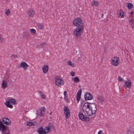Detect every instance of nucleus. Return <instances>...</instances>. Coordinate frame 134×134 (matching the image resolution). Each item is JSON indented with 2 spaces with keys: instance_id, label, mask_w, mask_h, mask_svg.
Instances as JSON below:
<instances>
[{
  "instance_id": "f257e3e1",
  "label": "nucleus",
  "mask_w": 134,
  "mask_h": 134,
  "mask_svg": "<svg viewBox=\"0 0 134 134\" xmlns=\"http://www.w3.org/2000/svg\"><path fill=\"white\" fill-rule=\"evenodd\" d=\"M96 107L95 104L85 103L83 107V112L86 116H92L96 112L97 108Z\"/></svg>"
},
{
  "instance_id": "f03ea898",
  "label": "nucleus",
  "mask_w": 134,
  "mask_h": 134,
  "mask_svg": "<svg viewBox=\"0 0 134 134\" xmlns=\"http://www.w3.org/2000/svg\"><path fill=\"white\" fill-rule=\"evenodd\" d=\"M83 29L84 26L83 25L76 28L73 32L74 35L77 37L80 36L82 34Z\"/></svg>"
},
{
  "instance_id": "7ed1b4c3",
  "label": "nucleus",
  "mask_w": 134,
  "mask_h": 134,
  "mask_svg": "<svg viewBox=\"0 0 134 134\" xmlns=\"http://www.w3.org/2000/svg\"><path fill=\"white\" fill-rule=\"evenodd\" d=\"M16 100L13 98H10L8 99V101L4 103V104L6 106L9 108H12L13 106L12 104H15Z\"/></svg>"
},
{
  "instance_id": "20e7f679",
  "label": "nucleus",
  "mask_w": 134,
  "mask_h": 134,
  "mask_svg": "<svg viewBox=\"0 0 134 134\" xmlns=\"http://www.w3.org/2000/svg\"><path fill=\"white\" fill-rule=\"evenodd\" d=\"M2 131L3 134H10L9 131L5 125L0 121V131Z\"/></svg>"
},
{
  "instance_id": "39448f33",
  "label": "nucleus",
  "mask_w": 134,
  "mask_h": 134,
  "mask_svg": "<svg viewBox=\"0 0 134 134\" xmlns=\"http://www.w3.org/2000/svg\"><path fill=\"white\" fill-rule=\"evenodd\" d=\"M63 109L65 118L66 119H67L69 118L70 115V109L67 106H64Z\"/></svg>"
},
{
  "instance_id": "423d86ee",
  "label": "nucleus",
  "mask_w": 134,
  "mask_h": 134,
  "mask_svg": "<svg viewBox=\"0 0 134 134\" xmlns=\"http://www.w3.org/2000/svg\"><path fill=\"white\" fill-rule=\"evenodd\" d=\"M64 82L62 79L58 76L55 77V84L59 86H60L64 85Z\"/></svg>"
},
{
  "instance_id": "0eeeda50",
  "label": "nucleus",
  "mask_w": 134,
  "mask_h": 134,
  "mask_svg": "<svg viewBox=\"0 0 134 134\" xmlns=\"http://www.w3.org/2000/svg\"><path fill=\"white\" fill-rule=\"evenodd\" d=\"M119 59L117 57H115L111 58V63L114 66H116L118 65L119 63Z\"/></svg>"
},
{
  "instance_id": "6e6552de",
  "label": "nucleus",
  "mask_w": 134,
  "mask_h": 134,
  "mask_svg": "<svg viewBox=\"0 0 134 134\" xmlns=\"http://www.w3.org/2000/svg\"><path fill=\"white\" fill-rule=\"evenodd\" d=\"M82 22L81 19L79 18H77L74 20L73 21V24L75 26H78L81 24Z\"/></svg>"
},
{
  "instance_id": "1a4fd4ad",
  "label": "nucleus",
  "mask_w": 134,
  "mask_h": 134,
  "mask_svg": "<svg viewBox=\"0 0 134 134\" xmlns=\"http://www.w3.org/2000/svg\"><path fill=\"white\" fill-rule=\"evenodd\" d=\"M79 119L82 121H85L88 122L89 121V118L85 116L82 113H80L79 114Z\"/></svg>"
},
{
  "instance_id": "9d476101",
  "label": "nucleus",
  "mask_w": 134,
  "mask_h": 134,
  "mask_svg": "<svg viewBox=\"0 0 134 134\" xmlns=\"http://www.w3.org/2000/svg\"><path fill=\"white\" fill-rule=\"evenodd\" d=\"M2 123L3 124H5L7 125H10L11 124V122L10 120L6 117L3 118L2 120V121L1 120Z\"/></svg>"
},
{
  "instance_id": "9b49d317",
  "label": "nucleus",
  "mask_w": 134,
  "mask_h": 134,
  "mask_svg": "<svg viewBox=\"0 0 134 134\" xmlns=\"http://www.w3.org/2000/svg\"><path fill=\"white\" fill-rule=\"evenodd\" d=\"M132 85L131 81L129 79L125 81L123 85L124 86L125 88H130Z\"/></svg>"
},
{
  "instance_id": "f8f14e48",
  "label": "nucleus",
  "mask_w": 134,
  "mask_h": 134,
  "mask_svg": "<svg viewBox=\"0 0 134 134\" xmlns=\"http://www.w3.org/2000/svg\"><path fill=\"white\" fill-rule=\"evenodd\" d=\"M45 108L44 106L41 107L38 111V114L41 116L43 115L45 111Z\"/></svg>"
},
{
  "instance_id": "ddd939ff",
  "label": "nucleus",
  "mask_w": 134,
  "mask_h": 134,
  "mask_svg": "<svg viewBox=\"0 0 134 134\" xmlns=\"http://www.w3.org/2000/svg\"><path fill=\"white\" fill-rule=\"evenodd\" d=\"M8 87V81L5 80H3L1 83V87L3 89L6 88Z\"/></svg>"
},
{
  "instance_id": "4468645a",
  "label": "nucleus",
  "mask_w": 134,
  "mask_h": 134,
  "mask_svg": "<svg viewBox=\"0 0 134 134\" xmlns=\"http://www.w3.org/2000/svg\"><path fill=\"white\" fill-rule=\"evenodd\" d=\"M85 97L86 100H91L92 99L93 96L90 93L87 92L85 95Z\"/></svg>"
},
{
  "instance_id": "2eb2a0df",
  "label": "nucleus",
  "mask_w": 134,
  "mask_h": 134,
  "mask_svg": "<svg viewBox=\"0 0 134 134\" xmlns=\"http://www.w3.org/2000/svg\"><path fill=\"white\" fill-rule=\"evenodd\" d=\"M28 66V65L27 64L24 62H21L20 65V67L21 68H23L24 70H27Z\"/></svg>"
},
{
  "instance_id": "dca6fc26",
  "label": "nucleus",
  "mask_w": 134,
  "mask_h": 134,
  "mask_svg": "<svg viewBox=\"0 0 134 134\" xmlns=\"http://www.w3.org/2000/svg\"><path fill=\"white\" fill-rule=\"evenodd\" d=\"M118 17L120 18H123L125 17V15L122 10H120L118 13Z\"/></svg>"
},
{
  "instance_id": "f3484780",
  "label": "nucleus",
  "mask_w": 134,
  "mask_h": 134,
  "mask_svg": "<svg viewBox=\"0 0 134 134\" xmlns=\"http://www.w3.org/2000/svg\"><path fill=\"white\" fill-rule=\"evenodd\" d=\"M82 93V90H79L77 93V94L76 100L77 103H79L81 98V96Z\"/></svg>"
},
{
  "instance_id": "a211bd4d",
  "label": "nucleus",
  "mask_w": 134,
  "mask_h": 134,
  "mask_svg": "<svg viewBox=\"0 0 134 134\" xmlns=\"http://www.w3.org/2000/svg\"><path fill=\"white\" fill-rule=\"evenodd\" d=\"M51 129L52 127L51 126L45 127L44 129H43L45 134H47L49 133L51 130Z\"/></svg>"
},
{
  "instance_id": "6ab92c4d",
  "label": "nucleus",
  "mask_w": 134,
  "mask_h": 134,
  "mask_svg": "<svg viewBox=\"0 0 134 134\" xmlns=\"http://www.w3.org/2000/svg\"><path fill=\"white\" fill-rule=\"evenodd\" d=\"M43 72L44 74L46 73L48 70V66L47 65H44L42 68Z\"/></svg>"
},
{
  "instance_id": "aec40b11",
  "label": "nucleus",
  "mask_w": 134,
  "mask_h": 134,
  "mask_svg": "<svg viewBox=\"0 0 134 134\" xmlns=\"http://www.w3.org/2000/svg\"><path fill=\"white\" fill-rule=\"evenodd\" d=\"M37 92L41 98L43 99H45L46 96L45 94L43 93L42 92L40 91H37Z\"/></svg>"
},
{
  "instance_id": "412c9836",
  "label": "nucleus",
  "mask_w": 134,
  "mask_h": 134,
  "mask_svg": "<svg viewBox=\"0 0 134 134\" xmlns=\"http://www.w3.org/2000/svg\"><path fill=\"white\" fill-rule=\"evenodd\" d=\"M37 132L39 134H45L42 127H41L38 129L37 130Z\"/></svg>"
},
{
  "instance_id": "4be33fe9",
  "label": "nucleus",
  "mask_w": 134,
  "mask_h": 134,
  "mask_svg": "<svg viewBox=\"0 0 134 134\" xmlns=\"http://www.w3.org/2000/svg\"><path fill=\"white\" fill-rule=\"evenodd\" d=\"M97 99L98 100L99 102L100 103V104L103 105V103L104 101L103 98L102 96H98L97 97Z\"/></svg>"
},
{
  "instance_id": "5701e85b",
  "label": "nucleus",
  "mask_w": 134,
  "mask_h": 134,
  "mask_svg": "<svg viewBox=\"0 0 134 134\" xmlns=\"http://www.w3.org/2000/svg\"><path fill=\"white\" fill-rule=\"evenodd\" d=\"M99 3L98 2L93 1L91 2V5L92 6L97 7L99 5Z\"/></svg>"
},
{
  "instance_id": "b1692460",
  "label": "nucleus",
  "mask_w": 134,
  "mask_h": 134,
  "mask_svg": "<svg viewBox=\"0 0 134 134\" xmlns=\"http://www.w3.org/2000/svg\"><path fill=\"white\" fill-rule=\"evenodd\" d=\"M37 123L35 121H31L28 122L27 123V125L29 126L36 125Z\"/></svg>"
},
{
  "instance_id": "393cba45",
  "label": "nucleus",
  "mask_w": 134,
  "mask_h": 134,
  "mask_svg": "<svg viewBox=\"0 0 134 134\" xmlns=\"http://www.w3.org/2000/svg\"><path fill=\"white\" fill-rule=\"evenodd\" d=\"M28 14V15L29 16H32L34 14V11H33L32 9H30L29 10Z\"/></svg>"
},
{
  "instance_id": "a878e982",
  "label": "nucleus",
  "mask_w": 134,
  "mask_h": 134,
  "mask_svg": "<svg viewBox=\"0 0 134 134\" xmlns=\"http://www.w3.org/2000/svg\"><path fill=\"white\" fill-rule=\"evenodd\" d=\"M72 80L74 81L76 83L78 82H79L80 80L79 78L78 77H73L71 79Z\"/></svg>"
},
{
  "instance_id": "bb28decb",
  "label": "nucleus",
  "mask_w": 134,
  "mask_h": 134,
  "mask_svg": "<svg viewBox=\"0 0 134 134\" xmlns=\"http://www.w3.org/2000/svg\"><path fill=\"white\" fill-rule=\"evenodd\" d=\"M127 7L129 9H131L133 7V5L130 3H127L126 4Z\"/></svg>"
},
{
  "instance_id": "cd10ccee",
  "label": "nucleus",
  "mask_w": 134,
  "mask_h": 134,
  "mask_svg": "<svg viewBox=\"0 0 134 134\" xmlns=\"http://www.w3.org/2000/svg\"><path fill=\"white\" fill-rule=\"evenodd\" d=\"M129 23L132 26H133L134 20L132 19H129Z\"/></svg>"
},
{
  "instance_id": "c85d7f7f",
  "label": "nucleus",
  "mask_w": 134,
  "mask_h": 134,
  "mask_svg": "<svg viewBox=\"0 0 134 134\" xmlns=\"http://www.w3.org/2000/svg\"><path fill=\"white\" fill-rule=\"evenodd\" d=\"M5 41V38L2 37L1 35H0V43H4Z\"/></svg>"
},
{
  "instance_id": "c756f323",
  "label": "nucleus",
  "mask_w": 134,
  "mask_h": 134,
  "mask_svg": "<svg viewBox=\"0 0 134 134\" xmlns=\"http://www.w3.org/2000/svg\"><path fill=\"white\" fill-rule=\"evenodd\" d=\"M5 13L7 16L10 15V12L9 9H7L5 10Z\"/></svg>"
},
{
  "instance_id": "7c9ffc66",
  "label": "nucleus",
  "mask_w": 134,
  "mask_h": 134,
  "mask_svg": "<svg viewBox=\"0 0 134 134\" xmlns=\"http://www.w3.org/2000/svg\"><path fill=\"white\" fill-rule=\"evenodd\" d=\"M134 12L133 11H132L129 14V19H132V18L133 16Z\"/></svg>"
},
{
  "instance_id": "2f4dec72",
  "label": "nucleus",
  "mask_w": 134,
  "mask_h": 134,
  "mask_svg": "<svg viewBox=\"0 0 134 134\" xmlns=\"http://www.w3.org/2000/svg\"><path fill=\"white\" fill-rule=\"evenodd\" d=\"M67 63L68 65L71 67H73L74 66V64L71 61H68L67 62Z\"/></svg>"
},
{
  "instance_id": "473e14b6",
  "label": "nucleus",
  "mask_w": 134,
  "mask_h": 134,
  "mask_svg": "<svg viewBox=\"0 0 134 134\" xmlns=\"http://www.w3.org/2000/svg\"><path fill=\"white\" fill-rule=\"evenodd\" d=\"M30 32L31 33L34 34L36 31L35 29H32L30 30Z\"/></svg>"
},
{
  "instance_id": "72a5a7b5",
  "label": "nucleus",
  "mask_w": 134,
  "mask_h": 134,
  "mask_svg": "<svg viewBox=\"0 0 134 134\" xmlns=\"http://www.w3.org/2000/svg\"><path fill=\"white\" fill-rule=\"evenodd\" d=\"M38 28L41 29H42L43 28V25L41 24L38 25Z\"/></svg>"
},
{
  "instance_id": "f704fd0d",
  "label": "nucleus",
  "mask_w": 134,
  "mask_h": 134,
  "mask_svg": "<svg viewBox=\"0 0 134 134\" xmlns=\"http://www.w3.org/2000/svg\"><path fill=\"white\" fill-rule=\"evenodd\" d=\"M70 74L72 76L74 77L75 75V73L74 72L72 71L70 72Z\"/></svg>"
},
{
  "instance_id": "c9c22d12",
  "label": "nucleus",
  "mask_w": 134,
  "mask_h": 134,
  "mask_svg": "<svg viewBox=\"0 0 134 134\" xmlns=\"http://www.w3.org/2000/svg\"><path fill=\"white\" fill-rule=\"evenodd\" d=\"M103 131L102 130H100L98 132V134H102L103 132Z\"/></svg>"
},
{
  "instance_id": "e433bc0d",
  "label": "nucleus",
  "mask_w": 134,
  "mask_h": 134,
  "mask_svg": "<svg viewBox=\"0 0 134 134\" xmlns=\"http://www.w3.org/2000/svg\"><path fill=\"white\" fill-rule=\"evenodd\" d=\"M118 81H121L122 80V79L121 77L120 76H119L118 78Z\"/></svg>"
},
{
  "instance_id": "4c0bfd02",
  "label": "nucleus",
  "mask_w": 134,
  "mask_h": 134,
  "mask_svg": "<svg viewBox=\"0 0 134 134\" xmlns=\"http://www.w3.org/2000/svg\"><path fill=\"white\" fill-rule=\"evenodd\" d=\"M64 98L66 100H67L68 99V97L67 95L66 96H64Z\"/></svg>"
},
{
  "instance_id": "58836bf2",
  "label": "nucleus",
  "mask_w": 134,
  "mask_h": 134,
  "mask_svg": "<svg viewBox=\"0 0 134 134\" xmlns=\"http://www.w3.org/2000/svg\"><path fill=\"white\" fill-rule=\"evenodd\" d=\"M46 43L44 42V43H41V46H45V45H46Z\"/></svg>"
},
{
  "instance_id": "ea45409f",
  "label": "nucleus",
  "mask_w": 134,
  "mask_h": 134,
  "mask_svg": "<svg viewBox=\"0 0 134 134\" xmlns=\"http://www.w3.org/2000/svg\"><path fill=\"white\" fill-rule=\"evenodd\" d=\"M66 93H67L66 91H65L64 92V96H66Z\"/></svg>"
}]
</instances>
